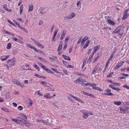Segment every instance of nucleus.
I'll use <instances>...</instances> for the list:
<instances>
[{
    "mask_svg": "<svg viewBox=\"0 0 129 129\" xmlns=\"http://www.w3.org/2000/svg\"><path fill=\"white\" fill-rule=\"evenodd\" d=\"M40 83L43 84L45 86H46L47 87L49 86L50 85V84L49 83L45 81H41L40 82Z\"/></svg>",
    "mask_w": 129,
    "mask_h": 129,
    "instance_id": "423d86ee",
    "label": "nucleus"
},
{
    "mask_svg": "<svg viewBox=\"0 0 129 129\" xmlns=\"http://www.w3.org/2000/svg\"><path fill=\"white\" fill-rule=\"evenodd\" d=\"M123 87H125L127 89H129V86H127L126 85H124L123 86Z\"/></svg>",
    "mask_w": 129,
    "mask_h": 129,
    "instance_id": "8fccbe9b",
    "label": "nucleus"
},
{
    "mask_svg": "<svg viewBox=\"0 0 129 129\" xmlns=\"http://www.w3.org/2000/svg\"><path fill=\"white\" fill-rule=\"evenodd\" d=\"M120 67V66L118 64V65H117V66L116 67H114V69L115 70V69H118Z\"/></svg>",
    "mask_w": 129,
    "mask_h": 129,
    "instance_id": "6e6d98bb",
    "label": "nucleus"
},
{
    "mask_svg": "<svg viewBox=\"0 0 129 129\" xmlns=\"http://www.w3.org/2000/svg\"><path fill=\"white\" fill-rule=\"evenodd\" d=\"M128 11H129V8L128 9H127L124 11L123 13L124 14L127 15H128V14L127 13Z\"/></svg>",
    "mask_w": 129,
    "mask_h": 129,
    "instance_id": "b1692460",
    "label": "nucleus"
},
{
    "mask_svg": "<svg viewBox=\"0 0 129 129\" xmlns=\"http://www.w3.org/2000/svg\"><path fill=\"white\" fill-rule=\"evenodd\" d=\"M13 83L21 87H23L24 86V85L21 82H20L19 81H13Z\"/></svg>",
    "mask_w": 129,
    "mask_h": 129,
    "instance_id": "20e7f679",
    "label": "nucleus"
},
{
    "mask_svg": "<svg viewBox=\"0 0 129 129\" xmlns=\"http://www.w3.org/2000/svg\"><path fill=\"white\" fill-rule=\"evenodd\" d=\"M28 67V65H25L23 66L22 67V68L23 70L26 69L28 70L29 69L28 68H27Z\"/></svg>",
    "mask_w": 129,
    "mask_h": 129,
    "instance_id": "6ab92c4d",
    "label": "nucleus"
},
{
    "mask_svg": "<svg viewBox=\"0 0 129 129\" xmlns=\"http://www.w3.org/2000/svg\"><path fill=\"white\" fill-rule=\"evenodd\" d=\"M63 72L66 75H67L68 74V73L67 72V71L65 69H63Z\"/></svg>",
    "mask_w": 129,
    "mask_h": 129,
    "instance_id": "3c124183",
    "label": "nucleus"
},
{
    "mask_svg": "<svg viewBox=\"0 0 129 129\" xmlns=\"http://www.w3.org/2000/svg\"><path fill=\"white\" fill-rule=\"evenodd\" d=\"M66 33V31L64 29L61 35V37L60 38V39L61 40H62L63 38L64 37Z\"/></svg>",
    "mask_w": 129,
    "mask_h": 129,
    "instance_id": "6e6552de",
    "label": "nucleus"
},
{
    "mask_svg": "<svg viewBox=\"0 0 129 129\" xmlns=\"http://www.w3.org/2000/svg\"><path fill=\"white\" fill-rule=\"evenodd\" d=\"M11 120L14 122H15L16 123H17L18 122V120L17 119H13L11 118Z\"/></svg>",
    "mask_w": 129,
    "mask_h": 129,
    "instance_id": "a18cd8bd",
    "label": "nucleus"
},
{
    "mask_svg": "<svg viewBox=\"0 0 129 129\" xmlns=\"http://www.w3.org/2000/svg\"><path fill=\"white\" fill-rule=\"evenodd\" d=\"M39 59L42 61H45L44 59L40 57Z\"/></svg>",
    "mask_w": 129,
    "mask_h": 129,
    "instance_id": "4d7b16f0",
    "label": "nucleus"
},
{
    "mask_svg": "<svg viewBox=\"0 0 129 129\" xmlns=\"http://www.w3.org/2000/svg\"><path fill=\"white\" fill-rule=\"evenodd\" d=\"M44 97L48 99H50L51 98V96H50L49 94V93H48L46 95H44Z\"/></svg>",
    "mask_w": 129,
    "mask_h": 129,
    "instance_id": "5701e85b",
    "label": "nucleus"
},
{
    "mask_svg": "<svg viewBox=\"0 0 129 129\" xmlns=\"http://www.w3.org/2000/svg\"><path fill=\"white\" fill-rule=\"evenodd\" d=\"M69 38L68 36H67L66 37L64 42L66 44H67L68 42V40H69Z\"/></svg>",
    "mask_w": 129,
    "mask_h": 129,
    "instance_id": "393cba45",
    "label": "nucleus"
},
{
    "mask_svg": "<svg viewBox=\"0 0 129 129\" xmlns=\"http://www.w3.org/2000/svg\"><path fill=\"white\" fill-rule=\"evenodd\" d=\"M81 111L83 114V118L85 119L88 116V113H87V111L84 110H83Z\"/></svg>",
    "mask_w": 129,
    "mask_h": 129,
    "instance_id": "f03ea898",
    "label": "nucleus"
},
{
    "mask_svg": "<svg viewBox=\"0 0 129 129\" xmlns=\"http://www.w3.org/2000/svg\"><path fill=\"white\" fill-rule=\"evenodd\" d=\"M105 94L109 95H112V93H105Z\"/></svg>",
    "mask_w": 129,
    "mask_h": 129,
    "instance_id": "de8ad7c7",
    "label": "nucleus"
},
{
    "mask_svg": "<svg viewBox=\"0 0 129 129\" xmlns=\"http://www.w3.org/2000/svg\"><path fill=\"white\" fill-rule=\"evenodd\" d=\"M37 52L40 53H41V54H43V52L41 51V50H38V51H37Z\"/></svg>",
    "mask_w": 129,
    "mask_h": 129,
    "instance_id": "052dcab7",
    "label": "nucleus"
},
{
    "mask_svg": "<svg viewBox=\"0 0 129 129\" xmlns=\"http://www.w3.org/2000/svg\"><path fill=\"white\" fill-rule=\"evenodd\" d=\"M114 103L115 105H119L121 104V102L120 101L115 102Z\"/></svg>",
    "mask_w": 129,
    "mask_h": 129,
    "instance_id": "4be33fe9",
    "label": "nucleus"
},
{
    "mask_svg": "<svg viewBox=\"0 0 129 129\" xmlns=\"http://www.w3.org/2000/svg\"><path fill=\"white\" fill-rule=\"evenodd\" d=\"M1 109L5 112H9L8 110L6 108H1Z\"/></svg>",
    "mask_w": 129,
    "mask_h": 129,
    "instance_id": "c756f323",
    "label": "nucleus"
},
{
    "mask_svg": "<svg viewBox=\"0 0 129 129\" xmlns=\"http://www.w3.org/2000/svg\"><path fill=\"white\" fill-rule=\"evenodd\" d=\"M51 69L53 71H54L55 72L57 73L58 72V71L56 69L54 68H52Z\"/></svg>",
    "mask_w": 129,
    "mask_h": 129,
    "instance_id": "680f3d73",
    "label": "nucleus"
},
{
    "mask_svg": "<svg viewBox=\"0 0 129 129\" xmlns=\"http://www.w3.org/2000/svg\"><path fill=\"white\" fill-rule=\"evenodd\" d=\"M20 29H22L26 33H27V30L24 28L23 27H19Z\"/></svg>",
    "mask_w": 129,
    "mask_h": 129,
    "instance_id": "f704fd0d",
    "label": "nucleus"
},
{
    "mask_svg": "<svg viewBox=\"0 0 129 129\" xmlns=\"http://www.w3.org/2000/svg\"><path fill=\"white\" fill-rule=\"evenodd\" d=\"M62 48V45H59V46L58 48V51H59V50H60Z\"/></svg>",
    "mask_w": 129,
    "mask_h": 129,
    "instance_id": "c9c22d12",
    "label": "nucleus"
},
{
    "mask_svg": "<svg viewBox=\"0 0 129 129\" xmlns=\"http://www.w3.org/2000/svg\"><path fill=\"white\" fill-rule=\"evenodd\" d=\"M58 30L57 29H56L55 30V31L54 32V33L53 36V37H56V34H57V33L58 32Z\"/></svg>",
    "mask_w": 129,
    "mask_h": 129,
    "instance_id": "7c9ffc66",
    "label": "nucleus"
},
{
    "mask_svg": "<svg viewBox=\"0 0 129 129\" xmlns=\"http://www.w3.org/2000/svg\"><path fill=\"white\" fill-rule=\"evenodd\" d=\"M113 89L117 90V91H119L120 89L118 88H115L113 87Z\"/></svg>",
    "mask_w": 129,
    "mask_h": 129,
    "instance_id": "49530a36",
    "label": "nucleus"
},
{
    "mask_svg": "<svg viewBox=\"0 0 129 129\" xmlns=\"http://www.w3.org/2000/svg\"><path fill=\"white\" fill-rule=\"evenodd\" d=\"M38 46L42 48H43L44 47L40 43H39V44H38Z\"/></svg>",
    "mask_w": 129,
    "mask_h": 129,
    "instance_id": "bf43d9fd",
    "label": "nucleus"
},
{
    "mask_svg": "<svg viewBox=\"0 0 129 129\" xmlns=\"http://www.w3.org/2000/svg\"><path fill=\"white\" fill-rule=\"evenodd\" d=\"M16 63V61L14 59H11V63H10V64L11 65H15Z\"/></svg>",
    "mask_w": 129,
    "mask_h": 129,
    "instance_id": "f3484780",
    "label": "nucleus"
},
{
    "mask_svg": "<svg viewBox=\"0 0 129 129\" xmlns=\"http://www.w3.org/2000/svg\"><path fill=\"white\" fill-rule=\"evenodd\" d=\"M113 75V73L112 72L109 75L107 76V77L108 78H110L111 77H112Z\"/></svg>",
    "mask_w": 129,
    "mask_h": 129,
    "instance_id": "79ce46f5",
    "label": "nucleus"
},
{
    "mask_svg": "<svg viewBox=\"0 0 129 129\" xmlns=\"http://www.w3.org/2000/svg\"><path fill=\"white\" fill-rule=\"evenodd\" d=\"M39 65L42 68L44 66L41 63H39Z\"/></svg>",
    "mask_w": 129,
    "mask_h": 129,
    "instance_id": "338daca9",
    "label": "nucleus"
},
{
    "mask_svg": "<svg viewBox=\"0 0 129 129\" xmlns=\"http://www.w3.org/2000/svg\"><path fill=\"white\" fill-rule=\"evenodd\" d=\"M62 56L65 59L69 60H70V58L69 56L63 55H62Z\"/></svg>",
    "mask_w": 129,
    "mask_h": 129,
    "instance_id": "f8f14e48",
    "label": "nucleus"
},
{
    "mask_svg": "<svg viewBox=\"0 0 129 129\" xmlns=\"http://www.w3.org/2000/svg\"><path fill=\"white\" fill-rule=\"evenodd\" d=\"M12 38L16 42H18L19 41H20V40L19 39H17L15 38V37H13Z\"/></svg>",
    "mask_w": 129,
    "mask_h": 129,
    "instance_id": "c85d7f7f",
    "label": "nucleus"
},
{
    "mask_svg": "<svg viewBox=\"0 0 129 129\" xmlns=\"http://www.w3.org/2000/svg\"><path fill=\"white\" fill-rule=\"evenodd\" d=\"M99 67L98 66H96L94 68V70L92 73V74H96V71L99 68Z\"/></svg>",
    "mask_w": 129,
    "mask_h": 129,
    "instance_id": "9d476101",
    "label": "nucleus"
},
{
    "mask_svg": "<svg viewBox=\"0 0 129 129\" xmlns=\"http://www.w3.org/2000/svg\"><path fill=\"white\" fill-rule=\"evenodd\" d=\"M35 76H37V77H39L40 78H45L46 77H45L44 76H41L40 75H39L37 74H35Z\"/></svg>",
    "mask_w": 129,
    "mask_h": 129,
    "instance_id": "aec40b11",
    "label": "nucleus"
},
{
    "mask_svg": "<svg viewBox=\"0 0 129 129\" xmlns=\"http://www.w3.org/2000/svg\"><path fill=\"white\" fill-rule=\"evenodd\" d=\"M124 63V61H123L122 62L119 63L118 64L120 66V67H121L123 65V64Z\"/></svg>",
    "mask_w": 129,
    "mask_h": 129,
    "instance_id": "c03bdc74",
    "label": "nucleus"
},
{
    "mask_svg": "<svg viewBox=\"0 0 129 129\" xmlns=\"http://www.w3.org/2000/svg\"><path fill=\"white\" fill-rule=\"evenodd\" d=\"M18 109L20 110H21L23 109V107L22 106H19L18 107Z\"/></svg>",
    "mask_w": 129,
    "mask_h": 129,
    "instance_id": "37998d69",
    "label": "nucleus"
},
{
    "mask_svg": "<svg viewBox=\"0 0 129 129\" xmlns=\"http://www.w3.org/2000/svg\"><path fill=\"white\" fill-rule=\"evenodd\" d=\"M40 121H41L42 123H45V124H46L48 125H50V123L48 122H46L44 120H40Z\"/></svg>",
    "mask_w": 129,
    "mask_h": 129,
    "instance_id": "a211bd4d",
    "label": "nucleus"
},
{
    "mask_svg": "<svg viewBox=\"0 0 129 129\" xmlns=\"http://www.w3.org/2000/svg\"><path fill=\"white\" fill-rule=\"evenodd\" d=\"M22 119H23L22 118H20V117H18V119H17V120H18V121H20L21 122V120H22Z\"/></svg>",
    "mask_w": 129,
    "mask_h": 129,
    "instance_id": "69168bd1",
    "label": "nucleus"
},
{
    "mask_svg": "<svg viewBox=\"0 0 129 129\" xmlns=\"http://www.w3.org/2000/svg\"><path fill=\"white\" fill-rule=\"evenodd\" d=\"M88 39V38H87V37L86 36L84 38H83V40H82V41L84 42L86 40H87Z\"/></svg>",
    "mask_w": 129,
    "mask_h": 129,
    "instance_id": "ea45409f",
    "label": "nucleus"
},
{
    "mask_svg": "<svg viewBox=\"0 0 129 129\" xmlns=\"http://www.w3.org/2000/svg\"><path fill=\"white\" fill-rule=\"evenodd\" d=\"M49 58L51 60H52L53 61H55V60L54 58H52V57H49Z\"/></svg>",
    "mask_w": 129,
    "mask_h": 129,
    "instance_id": "774afa93",
    "label": "nucleus"
},
{
    "mask_svg": "<svg viewBox=\"0 0 129 129\" xmlns=\"http://www.w3.org/2000/svg\"><path fill=\"white\" fill-rule=\"evenodd\" d=\"M21 122L25 125L26 126H28L29 125V124L28 122L26 120L23 119L21 120Z\"/></svg>",
    "mask_w": 129,
    "mask_h": 129,
    "instance_id": "1a4fd4ad",
    "label": "nucleus"
},
{
    "mask_svg": "<svg viewBox=\"0 0 129 129\" xmlns=\"http://www.w3.org/2000/svg\"><path fill=\"white\" fill-rule=\"evenodd\" d=\"M124 27V26L121 29V28L119 30L118 34L120 35L121 36H122L124 34L125 30L124 29H123V28Z\"/></svg>",
    "mask_w": 129,
    "mask_h": 129,
    "instance_id": "39448f33",
    "label": "nucleus"
},
{
    "mask_svg": "<svg viewBox=\"0 0 129 129\" xmlns=\"http://www.w3.org/2000/svg\"><path fill=\"white\" fill-rule=\"evenodd\" d=\"M94 86H93V89H95L97 90H99L100 91H102V90L100 88H99V87H93Z\"/></svg>",
    "mask_w": 129,
    "mask_h": 129,
    "instance_id": "412c9836",
    "label": "nucleus"
},
{
    "mask_svg": "<svg viewBox=\"0 0 129 129\" xmlns=\"http://www.w3.org/2000/svg\"><path fill=\"white\" fill-rule=\"evenodd\" d=\"M10 97V93L9 92L7 93L6 95V98L7 99H9Z\"/></svg>",
    "mask_w": 129,
    "mask_h": 129,
    "instance_id": "a878e982",
    "label": "nucleus"
},
{
    "mask_svg": "<svg viewBox=\"0 0 129 129\" xmlns=\"http://www.w3.org/2000/svg\"><path fill=\"white\" fill-rule=\"evenodd\" d=\"M11 44L10 43H8L7 45V48L8 49H10L11 47Z\"/></svg>",
    "mask_w": 129,
    "mask_h": 129,
    "instance_id": "cd10ccee",
    "label": "nucleus"
},
{
    "mask_svg": "<svg viewBox=\"0 0 129 129\" xmlns=\"http://www.w3.org/2000/svg\"><path fill=\"white\" fill-rule=\"evenodd\" d=\"M92 49H89L87 53L88 54H89L92 51Z\"/></svg>",
    "mask_w": 129,
    "mask_h": 129,
    "instance_id": "13d9d810",
    "label": "nucleus"
},
{
    "mask_svg": "<svg viewBox=\"0 0 129 129\" xmlns=\"http://www.w3.org/2000/svg\"><path fill=\"white\" fill-rule=\"evenodd\" d=\"M67 97L69 100L71 101L72 103H75L74 101L71 98L69 97Z\"/></svg>",
    "mask_w": 129,
    "mask_h": 129,
    "instance_id": "a19ab883",
    "label": "nucleus"
},
{
    "mask_svg": "<svg viewBox=\"0 0 129 129\" xmlns=\"http://www.w3.org/2000/svg\"><path fill=\"white\" fill-rule=\"evenodd\" d=\"M13 93L17 95L19 94V92L18 91H13Z\"/></svg>",
    "mask_w": 129,
    "mask_h": 129,
    "instance_id": "09e8293b",
    "label": "nucleus"
},
{
    "mask_svg": "<svg viewBox=\"0 0 129 129\" xmlns=\"http://www.w3.org/2000/svg\"><path fill=\"white\" fill-rule=\"evenodd\" d=\"M34 67L36 69H37L39 71V68L36 64H34Z\"/></svg>",
    "mask_w": 129,
    "mask_h": 129,
    "instance_id": "58836bf2",
    "label": "nucleus"
},
{
    "mask_svg": "<svg viewBox=\"0 0 129 129\" xmlns=\"http://www.w3.org/2000/svg\"><path fill=\"white\" fill-rule=\"evenodd\" d=\"M120 111L122 113H126L128 112V109H129V107H126L124 108L120 107Z\"/></svg>",
    "mask_w": 129,
    "mask_h": 129,
    "instance_id": "f257e3e1",
    "label": "nucleus"
},
{
    "mask_svg": "<svg viewBox=\"0 0 129 129\" xmlns=\"http://www.w3.org/2000/svg\"><path fill=\"white\" fill-rule=\"evenodd\" d=\"M33 6L32 5H29V12H30L33 10Z\"/></svg>",
    "mask_w": 129,
    "mask_h": 129,
    "instance_id": "dca6fc26",
    "label": "nucleus"
},
{
    "mask_svg": "<svg viewBox=\"0 0 129 129\" xmlns=\"http://www.w3.org/2000/svg\"><path fill=\"white\" fill-rule=\"evenodd\" d=\"M108 22L112 24H113V21L110 20H108Z\"/></svg>",
    "mask_w": 129,
    "mask_h": 129,
    "instance_id": "603ef678",
    "label": "nucleus"
},
{
    "mask_svg": "<svg viewBox=\"0 0 129 129\" xmlns=\"http://www.w3.org/2000/svg\"><path fill=\"white\" fill-rule=\"evenodd\" d=\"M21 116L23 118L25 119H27V117L22 113L21 114Z\"/></svg>",
    "mask_w": 129,
    "mask_h": 129,
    "instance_id": "bb28decb",
    "label": "nucleus"
},
{
    "mask_svg": "<svg viewBox=\"0 0 129 129\" xmlns=\"http://www.w3.org/2000/svg\"><path fill=\"white\" fill-rule=\"evenodd\" d=\"M75 15L74 13H72L69 16L64 17V18L65 20H69L71 19L75 16Z\"/></svg>",
    "mask_w": 129,
    "mask_h": 129,
    "instance_id": "7ed1b4c3",
    "label": "nucleus"
},
{
    "mask_svg": "<svg viewBox=\"0 0 129 129\" xmlns=\"http://www.w3.org/2000/svg\"><path fill=\"white\" fill-rule=\"evenodd\" d=\"M66 67H67V68H73L74 67L73 66L69 65V64H68V65H67V66Z\"/></svg>",
    "mask_w": 129,
    "mask_h": 129,
    "instance_id": "e433bc0d",
    "label": "nucleus"
},
{
    "mask_svg": "<svg viewBox=\"0 0 129 129\" xmlns=\"http://www.w3.org/2000/svg\"><path fill=\"white\" fill-rule=\"evenodd\" d=\"M13 22L16 24L19 27H20V24L17 23L15 20H13Z\"/></svg>",
    "mask_w": 129,
    "mask_h": 129,
    "instance_id": "473e14b6",
    "label": "nucleus"
},
{
    "mask_svg": "<svg viewBox=\"0 0 129 129\" xmlns=\"http://www.w3.org/2000/svg\"><path fill=\"white\" fill-rule=\"evenodd\" d=\"M121 26H119L114 31H113V33H118L119 30L121 28Z\"/></svg>",
    "mask_w": 129,
    "mask_h": 129,
    "instance_id": "0eeeda50",
    "label": "nucleus"
},
{
    "mask_svg": "<svg viewBox=\"0 0 129 129\" xmlns=\"http://www.w3.org/2000/svg\"><path fill=\"white\" fill-rule=\"evenodd\" d=\"M39 91H37L36 92L35 94V95H37V94L39 95V96H43V95L41 94L39 92Z\"/></svg>",
    "mask_w": 129,
    "mask_h": 129,
    "instance_id": "2f4dec72",
    "label": "nucleus"
},
{
    "mask_svg": "<svg viewBox=\"0 0 129 129\" xmlns=\"http://www.w3.org/2000/svg\"><path fill=\"white\" fill-rule=\"evenodd\" d=\"M62 62H63V64L64 65H65L66 67L67 66V65H68V63L66 61H65L63 60H62Z\"/></svg>",
    "mask_w": 129,
    "mask_h": 129,
    "instance_id": "4c0bfd02",
    "label": "nucleus"
},
{
    "mask_svg": "<svg viewBox=\"0 0 129 129\" xmlns=\"http://www.w3.org/2000/svg\"><path fill=\"white\" fill-rule=\"evenodd\" d=\"M100 57L99 56H98L94 59L95 61H96Z\"/></svg>",
    "mask_w": 129,
    "mask_h": 129,
    "instance_id": "5fc2aeb1",
    "label": "nucleus"
},
{
    "mask_svg": "<svg viewBox=\"0 0 129 129\" xmlns=\"http://www.w3.org/2000/svg\"><path fill=\"white\" fill-rule=\"evenodd\" d=\"M85 85H86V86L87 85H89L91 86H96L97 85V84H91L89 83H85Z\"/></svg>",
    "mask_w": 129,
    "mask_h": 129,
    "instance_id": "2eb2a0df",
    "label": "nucleus"
},
{
    "mask_svg": "<svg viewBox=\"0 0 129 129\" xmlns=\"http://www.w3.org/2000/svg\"><path fill=\"white\" fill-rule=\"evenodd\" d=\"M81 4V2L80 1H78L77 2V7H79V6Z\"/></svg>",
    "mask_w": 129,
    "mask_h": 129,
    "instance_id": "0e129e2a",
    "label": "nucleus"
},
{
    "mask_svg": "<svg viewBox=\"0 0 129 129\" xmlns=\"http://www.w3.org/2000/svg\"><path fill=\"white\" fill-rule=\"evenodd\" d=\"M100 48V45H99L95 47L94 48V51H95V52H96L97 50H99Z\"/></svg>",
    "mask_w": 129,
    "mask_h": 129,
    "instance_id": "4468645a",
    "label": "nucleus"
},
{
    "mask_svg": "<svg viewBox=\"0 0 129 129\" xmlns=\"http://www.w3.org/2000/svg\"><path fill=\"white\" fill-rule=\"evenodd\" d=\"M81 92H82L83 93V94H85L86 95H88V93L85 92L84 91H81Z\"/></svg>",
    "mask_w": 129,
    "mask_h": 129,
    "instance_id": "864d4df0",
    "label": "nucleus"
},
{
    "mask_svg": "<svg viewBox=\"0 0 129 129\" xmlns=\"http://www.w3.org/2000/svg\"><path fill=\"white\" fill-rule=\"evenodd\" d=\"M2 7L4 8L6 10L8 11L9 12H10L11 11V10H9V9L8 8H7V6L6 5H3L2 6Z\"/></svg>",
    "mask_w": 129,
    "mask_h": 129,
    "instance_id": "9b49d317",
    "label": "nucleus"
},
{
    "mask_svg": "<svg viewBox=\"0 0 129 129\" xmlns=\"http://www.w3.org/2000/svg\"><path fill=\"white\" fill-rule=\"evenodd\" d=\"M27 46L28 47H30V48L31 49H33V46H31V45L29 44H26Z\"/></svg>",
    "mask_w": 129,
    "mask_h": 129,
    "instance_id": "e2e57ef3",
    "label": "nucleus"
},
{
    "mask_svg": "<svg viewBox=\"0 0 129 129\" xmlns=\"http://www.w3.org/2000/svg\"><path fill=\"white\" fill-rule=\"evenodd\" d=\"M124 14V15L123 16V17L122 18V19L125 20L127 18V17L128 15H125Z\"/></svg>",
    "mask_w": 129,
    "mask_h": 129,
    "instance_id": "72a5a7b5",
    "label": "nucleus"
},
{
    "mask_svg": "<svg viewBox=\"0 0 129 129\" xmlns=\"http://www.w3.org/2000/svg\"><path fill=\"white\" fill-rule=\"evenodd\" d=\"M90 42L89 41H87L86 42V44L83 47V48H86L88 46Z\"/></svg>",
    "mask_w": 129,
    "mask_h": 129,
    "instance_id": "ddd939ff",
    "label": "nucleus"
}]
</instances>
